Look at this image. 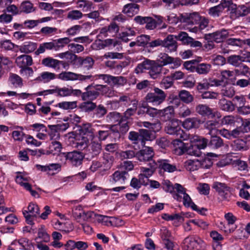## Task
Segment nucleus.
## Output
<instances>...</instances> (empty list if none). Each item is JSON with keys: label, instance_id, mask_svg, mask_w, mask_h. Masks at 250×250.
Listing matches in <instances>:
<instances>
[{"label": "nucleus", "instance_id": "obj_1", "mask_svg": "<svg viewBox=\"0 0 250 250\" xmlns=\"http://www.w3.org/2000/svg\"><path fill=\"white\" fill-rule=\"evenodd\" d=\"M173 197L179 202H183L187 207H190L193 210L197 209V206L192 201L189 195L187 193V189L179 184H175Z\"/></svg>", "mask_w": 250, "mask_h": 250}, {"label": "nucleus", "instance_id": "obj_2", "mask_svg": "<svg viewBox=\"0 0 250 250\" xmlns=\"http://www.w3.org/2000/svg\"><path fill=\"white\" fill-rule=\"evenodd\" d=\"M184 248L187 250H205L206 245L205 242L197 236L186 237L183 242Z\"/></svg>", "mask_w": 250, "mask_h": 250}, {"label": "nucleus", "instance_id": "obj_3", "mask_svg": "<svg viewBox=\"0 0 250 250\" xmlns=\"http://www.w3.org/2000/svg\"><path fill=\"white\" fill-rule=\"evenodd\" d=\"M212 163L208 158H205L201 161L197 159H189L184 162V167L188 171H193L198 170L200 167L208 168L211 166Z\"/></svg>", "mask_w": 250, "mask_h": 250}, {"label": "nucleus", "instance_id": "obj_4", "mask_svg": "<svg viewBox=\"0 0 250 250\" xmlns=\"http://www.w3.org/2000/svg\"><path fill=\"white\" fill-rule=\"evenodd\" d=\"M167 97V94L162 89L155 87L153 92H149L146 96V102L151 103L152 105L157 106L163 103Z\"/></svg>", "mask_w": 250, "mask_h": 250}, {"label": "nucleus", "instance_id": "obj_5", "mask_svg": "<svg viewBox=\"0 0 250 250\" xmlns=\"http://www.w3.org/2000/svg\"><path fill=\"white\" fill-rule=\"evenodd\" d=\"M174 147L173 152L177 155H181L184 153L187 152L190 155L198 156V151L197 150H192L190 145L188 144H185L182 141L176 139L172 142Z\"/></svg>", "mask_w": 250, "mask_h": 250}, {"label": "nucleus", "instance_id": "obj_6", "mask_svg": "<svg viewBox=\"0 0 250 250\" xmlns=\"http://www.w3.org/2000/svg\"><path fill=\"white\" fill-rule=\"evenodd\" d=\"M182 122L178 119H173L165 126V131L167 134L175 135L177 137L183 139L186 138V134H183V130L181 128Z\"/></svg>", "mask_w": 250, "mask_h": 250}, {"label": "nucleus", "instance_id": "obj_7", "mask_svg": "<svg viewBox=\"0 0 250 250\" xmlns=\"http://www.w3.org/2000/svg\"><path fill=\"white\" fill-rule=\"evenodd\" d=\"M184 140H188L190 143V146L192 150H197L198 155L199 150L204 149L206 147L208 143V140L203 137L190 134H186V138H184Z\"/></svg>", "mask_w": 250, "mask_h": 250}, {"label": "nucleus", "instance_id": "obj_8", "mask_svg": "<svg viewBox=\"0 0 250 250\" xmlns=\"http://www.w3.org/2000/svg\"><path fill=\"white\" fill-rule=\"evenodd\" d=\"M158 64L162 66L171 64L170 68L171 69H176L178 68L182 63V61L178 58H173L168 56L167 54L161 53L158 55L157 59Z\"/></svg>", "mask_w": 250, "mask_h": 250}, {"label": "nucleus", "instance_id": "obj_9", "mask_svg": "<svg viewBox=\"0 0 250 250\" xmlns=\"http://www.w3.org/2000/svg\"><path fill=\"white\" fill-rule=\"evenodd\" d=\"M196 112L203 117L219 119L221 117V113L218 111H214L208 105L199 104L195 107Z\"/></svg>", "mask_w": 250, "mask_h": 250}, {"label": "nucleus", "instance_id": "obj_10", "mask_svg": "<svg viewBox=\"0 0 250 250\" xmlns=\"http://www.w3.org/2000/svg\"><path fill=\"white\" fill-rule=\"evenodd\" d=\"M60 157L68 160L72 165L78 166L82 164L84 158L83 154L79 151H74L67 153H61L59 155Z\"/></svg>", "mask_w": 250, "mask_h": 250}, {"label": "nucleus", "instance_id": "obj_11", "mask_svg": "<svg viewBox=\"0 0 250 250\" xmlns=\"http://www.w3.org/2000/svg\"><path fill=\"white\" fill-rule=\"evenodd\" d=\"M224 217L227 224L225 225L221 223L220 228L226 233H231L237 228V226L235 225V223L237 220V217L230 212L226 213Z\"/></svg>", "mask_w": 250, "mask_h": 250}, {"label": "nucleus", "instance_id": "obj_12", "mask_svg": "<svg viewBox=\"0 0 250 250\" xmlns=\"http://www.w3.org/2000/svg\"><path fill=\"white\" fill-rule=\"evenodd\" d=\"M57 94L58 96L66 97L71 96L70 88L63 87L62 88L56 87L55 89H47L38 92L34 94L35 96L47 95L49 94Z\"/></svg>", "mask_w": 250, "mask_h": 250}, {"label": "nucleus", "instance_id": "obj_13", "mask_svg": "<svg viewBox=\"0 0 250 250\" xmlns=\"http://www.w3.org/2000/svg\"><path fill=\"white\" fill-rule=\"evenodd\" d=\"M157 167V164L153 162L150 168L141 167V173L139 175V179L143 183V185H147L149 181L148 178L151 177L154 173V170Z\"/></svg>", "mask_w": 250, "mask_h": 250}, {"label": "nucleus", "instance_id": "obj_14", "mask_svg": "<svg viewBox=\"0 0 250 250\" xmlns=\"http://www.w3.org/2000/svg\"><path fill=\"white\" fill-rule=\"evenodd\" d=\"M229 35L228 30L221 29L212 33L205 34L204 38L207 41L213 40L216 42H221L225 39Z\"/></svg>", "mask_w": 250, "mask_h": 250}, {"label": "nucleus", "instance_id": "obj_15", "mask_svg": "<svg viewBox=\"0 0 250 250\" xmlns=\"http://www.w3.org/2000/svg\"><path fill=\"white\" fill-rule=\"evenodd\" d=\"M212 188L223 199H227L229 197L230 188L226 184L215 182L213 183Z\"/></svg>", "mask_w": 250, "mask_h": 250}, {"label": "nucleus", "instance_id": "obj_16", "mask_svg": "<svg viewBox=\"0 0 250 250\" xmlns=\"http://www.w3.org/2000/svg\"><path fill=\"white\" fill-rule=\"evenodd\" d=\"M154 155L152 147L145 146L144 149L136 153V157L140 161H149L151 160Z\"/></svg>", "mask_w": 250, "mask_h": 250}, {"label": "nucleus", "instance_id": "obj_17", "mask_svg": "<svg viewBox=\"0 0 250 250\" xmlns=\"http://www.w3.org/2000/svg\"><path fill=\"white\" fill-rule=\"evenodd\" d=\"M15 62L17 65L21 69L31 66L33 61L31 56L23 54L17 57L16 58Z\"/></svg>", "mask_w": 250, "mask_h": 250}, {"label": "nucleus", "instance_id": "obj_18", "mask_svg": "<svg viewBox=\"0 0 250 250\" xmlns=\"http://www.w3.org/2000/svg\"><path fill=\"white\" fill-rule=\"evenodd\" d=\"M37 168L42 171L47 172L50 175L59 172L61 169V165L59 164H50L46 166L36 165Z\"/></svg>", "mask_w": 250, "mask_h": 250}, {"label": "nucleus", "instance_id": "obj_19", "mask_svg": "<svg viewBox=\"0 0 250 250\" xmlns=\"http://www.w3.org/2000/svg\"><path fill=\"white\" fill-rule=\"evenodd\" d=\"M42 64L46 67L52 68L54 69H59L61 64H64L63 61L55 59L53 58L48 57L43 59L42 61Z\"/></svg>", "mask_w": 250, "mask_h": 250}, {"label": "nucleus", "instance_id": "obj_20", "mask_svg": "<svg viewBox=\"0 0 250 250\" xmlns=\"http://www.w3.org/2000/svg\"><path fill=\"white\" fill-rule=\"evenodd\" d=\"M201 124V121L196 117L187 118L181 123L183 127L188 130L198 128Z\"/></svg>", "mask_w": 250, "mask_h": 250}, {"label": "nucleus", "instance_id": "obj_21", "mask_svg": "<svg viewBox=\"0 0 250 250\" xmlns=\"http://www.w3.org/2000/svg\"><path fill=\"white\" fill-rule=\"evenodd\" d=\"M12 245H14L15 247L20 246L19 249L22 250H33L34 249V246L32 242L26 238L15 240L12 242Z\"/></svg>", "mask_w": 250, "mask_h": 250}, {"label": "nucleus", "instance_id": "obj_22", "mask_svg": "<svg viewBox=\"0 0 250 250\" xmlns=\"http://www.w3.org/2000/svg\"><path fill=\"white\" fill-rule=\"evenodd\" d=\"M236 154L234 153H229L224 155L221 159L217 163V166L218 167H222L228 165H233L235 162V157Z\"/></svg>", "mask_w": 250, "mask_h": 250}, {"label": "nucleus", "instance_id": "obj_23", "mask_svg": "<svg viewBox=\"0 0 250 250\" xmlns=\"http://www.w3.org/2000/svg\"><path fill=\"white\" fill-rule=\"evenodd\" d=\"M163 46L167 48L170 52L176 51L177 45L176 41L174 40V36L169 35L163 40Z\"/></svg>", "mask_w": 250, "mask_h": 250}, {"label": "nucleus", "instance_id": "obj_24", "mask_svg": "<svg viewBox=\"0 0 250 250\" xmlns=\"http://www.w3.org/2000/svg\"><path fill=\"white\" fill-rule=\"evenodd\" d=\"M242 122V118L237 115H227L224 116L221 121L223 125L234 126L236 123H241Z\"/></svg>", "mask_w": 250, "mask_h": 250}, {"label": "nucleus", "instance_id": "obj_25", "mask_svg": "<svg viewBox=\"0 0 250 250\" xmlns=\"http://www.w3.org/2000/svg\"><path fill=\"white\" fill-rule=\"evenodd\" d=\"M150 67L148 72L150 77L153 79L158 78L162 72V65H160L155 61L152 60Z\"/></svg>", "mask_w": 250, "mask_h": 250}, {"label": "nucleus", "instance_id": "obj_26", "mask_svg": "<svg viewBox=\"0 0 250 250\" xmlns=\"http://www.w3.org/2000/svg\"><path fill=\"white\" fill-rule=\"evenodd\" d=\"M8 81L9 84L15 88H21L23 85L22 79L15 73H10Z\"/></svg>", "mask_w": 250, "mask_h": 250}, {"label": "nucleus", "instance_id": "obj_27", "mask_svg": "<svg viewBox=\"0 0 250 250\" xmlns=\"http://www.w3.org/2000/svg\"><path fill=\"white\" fill-rule=\"evenodd\" d=\"M39 208L37 204L30 203L27 207V210L23 211V214L25 218L30 216L36 217L39 214Z\"/></svg>", "mask_w": 250, "mask_h": 250}, {"label": "nucleus", "instance_id": "obj_28", "mask_svg": "<svg viewBox=\"0 0 250 250\" xmlns=\"http://www.w3.org/2000/svg\"><path fill=\"white\" fill-rule=\"evenodd\" d=\"M128 176L127 172L117 170L112 175V179L114 182H118L122 184L125 183Z\"/></svg>", "mask_w": 250, "mask_h": 250}, {"label": "nucleus", "instance_id": "obj_29", "mask_svg": "<svg viewBox=\"0 0 250 250\" xmlns=\"http://www.w3.org/2000/svg\"><path fill=\"white\" fill-rule=\"evenodd\" d=\"M152 60L146 59L142 62L138 64L135 69V72L136 74H141L145 72L146 71L149 70Z\"/></svg>", "mask_w": 250, "mask_h": 250}, {"label": "nucleus", "instance_id": "obj_30", "mask_svg": "<svg viewBox=\"0 0 250 250\" xmlns=\"http://www.w3.org/2000/svg\"><path fill=\"white\" fill-rule=\"evenodd\" d=\"M50 235L47 233L44 226H41L38 230L37 236L35 238L36 241L47 243L50 241Z\"/></svg>", "mask_w": 250, "mask_h": 250}, {"label": "nucleus", "instance_id": "obj_31", "mask_svg": "<svg viewBox=\"0 0 250 250\" xmlns=\"http://www.w3.org/2000/svg\"><path fill=\"white\" fill-rule=\"evenodd\" d=\"M37 47V44L33 42H25L19 47L21 53L28 54L34 51Z\"/></svg>", "mask_w": 250, "mask_h": 250}, {"label": "nucleus", "instance_id": "obj_32", "mask_svg": "<svg viewBox=\"0 0 250 250\" xmlns=\"http://www.w3.org/2000/svg\"><path fill=\"white\" fill-rule=\"evenodd\" d=\"M56 78L57 75L55 73L45 71L41 73L40 76L36 78V80L43 83H47Z\"/></svg>", "mask_w": 250, "mask_h": 250}, {"label": "nucleus", "instance_id": "obj_33", "mask_svg": "<svg viewBox=\"0 0 250 250\" xmlns=\"http://www.w3.org/2000/svg\"><path fill=\"white\" fill-rule=\"evenodd\" d=\"M201 20V17L197 13H193L187 14L183 17V22L187 24H193L197 23Z\"/></svg>", "mask_w": 250, "mask_h": 250}, {"label": "nucleus", "instance_id": "obj_34", "mask_svg": "<svg viewBox=\"0 0 250 250\" xmlns=\"http://www.w3.org/2000/svg\"><path fill=\"white\" fill-rule=\"evenodd\" d=\"M139 10V5L135 3L126 4L123 9V12L128 16L132 17L137 14Z\"/></svg>", "mask_w": 250, "mask_h": 250}, {"label": "nucleus", "instance_id": "obj_35", "mask_svg": "<svg viewBox=\"0 0 250 250\" xmlns=\"http://www.w3.org/2000/svg\"><path fill=\"white\" fill-rule=\"evenodd\" d=\"M92 86V85H88L86 87V91L82 94V99L83 100H94L99 95V92L96 91L95 88L93 90H89Z\"/></svg>", "mask_w": 250, "mask_h": 250}, {"label": "nucleus", "instance_id": "obj_36", "mask_svg": "<svg viewBox=\"0 0 250 250\" xmlns=\"http://www.w3.org/2000/svg\"><path fill=\"white\" fill-rule=\"evenodd\" d=\"M140 133L141 139V145L144 146L145 144V141H152L154 140L155 136L150 131L145 129H141L139 130Z\"/></svg>", "mask_w": 250, "mask_h": 250}, {"label": "nucleus", "instance_id": "obj_37", "mask_svg": "<svg viewBox=\"0 0 250 250\" xmlns=\"http://www.w3.org/2000/svg\"><path fill=\"white\" fill-rule=\"evenodd\" d=\"M220 108L225 111L232 112L234 110V105L231 101L225 99H221L219 102Z\"/></svg>", "mask_w": 250, "mask_h": 250}, {"label": "nucleus", "instance_id": "obj_38", "mask_svg": "<svg viewBox=\"0 0 250 250\" xmlns=\"http://www.w3.org/2000/svg\"><path fill=\"white\" fill-rule=\"evenodd\" d=\"M231 146L232 149L235 151H245L249 148L247 142L242 139L235 140Z\"/></svg>", "mask_w": 250, "mask_h": 250}, {"label": "nucleus", "instance_id": "obj_39", "mask_svg": "<svg viewBox=\"0 0 250 250\" xmlns=\"http://www.w3.org/2000/svg\"><path fill=\"white\" fill-rule=\"evenodd\" d=\"M158 163L159 167L166 171L173 172L177 169L176 166L168 163L167 160H159Z\"/></svg>", "mask_w": 250, "mask_h": 250}, {"label": "nucleus", "instance_id": "obj_40", "mask_svg": "<svg viewBox=\"0 0 250 250\" xmlns=\"http://www.w3.org/2000/svg\"><path fill=\"white\" fill-rule=\"evenodd\" d=\"M92 139V138H89V137L81 134L76 138L77 146L80 149L85 148L87 146L89 140Z\"/></svg>", "mask_w": 250, "mask_h": 250}, {"label": "nucleus", "instance_id": "obj_41", "mask_svg": "<svg viewBox=\"0 0 250 250\" xmlns=\"http://www.w3.org/2000/svg\"><path fill=\"white\" fill-rule=\"evenodd\" d=\"M46 50H54V42H46L40 44L39 48L35 51L36 55L43 53Z\"/></svg>", "mask_w": 250, "mask_h": 250}, {"label": "nucleus", "instance_id": "obj_42", "mask_svg": "<svg viewBox=\"0 0 250 250\" xmlns=\"http://www.w3.org/2000/svg\"><path fill=\"white\" fill-rule=\"evenodd\" d=\"M71 42V40L68 37L60 38L55 40L54 42L55 50L58 51L63 48L66 45Z\"/></svg>", "mask_w": 250, "mask_h": 250}, {"label": "nucleus", "instance_id": "obj_43", "mask_svg": "<svg viewBox=\"0 0 250 250\" xmlns=\"http://www.w3.org/2000/svg\"><path fill=\"white\" fill-rule=\"evenodd\" d=\"M179 96L180 99L186 104H189L191 103L193 100V96L189 92L183 90L179 92Z\"/></svg>", "mask_w": 250, "mask_h": 250}, {"label": "nucleus", "instance_id": "obj_44", "mask_svg": "<svg viewBox=\"0 0 250 250\" xmlns=\"http://www.w3.org/2000/svg\"><path fill=\"white\" fill-rule=\"evenodd\" d=\"M95 126H97L100 128V130L98 131L99 139L100 141L104 140L106 139L109 135V127L107 125H98L95 124Z\"/></svg>", "mask_w": 250, "mask_h": 250}, {"label": "nucleus", "instance_id": "obj_45", "mask_svg": "<svg viewBox=\"0 0 250 250\" xmlns=\"http://www.w3.org/2000/svg\"><path fill=\"white\" fill-rule=\"evenodd\" d=\"M76 73L64 71L57 75V78L64 81H75Z\"/></svg>", "mask_w": 250, "mask_h": 250}, {"label": "nucleus", "instance_id": "obj_46", "mask_svg": "<svg viewBox=\"0 0 250 250\" xmlns=\"http://www.w3.org/2000/svg\"><path fill=\"white\" fill-rule=\"evenodd\" d=\"M81 134L93 138L94 137L93 129L89 123L83 124L81 129Z\"/></svg>", "mask_w": 250, "mask_h": 250}, {"label": "nucleus", "instance_id": "obj_47", "mask_svg": "<svg viewBox=\"0 0 250 250\" xmlns=\"http://www.w3.org/2000/svg\"><path fill=\"white\" fill-rule=\"evenodd\" d=\"M174 113V109L172 106H168L166 108L159 110L160 117H164L165 119H170Z\"/></svg>", "mask_w": 250, "mask_h": 250}, {"label": "nucleus", "instance_id": "obj_48", "mask_svg": "<svg viewBox=\"0 0 250 250\" xmlns=\"http://www.w3.org/2000/svg\"><path fill=\"white\" fill-rule=\"evenodd\" d=\"M55 106L64 110L73 109L77 107V102L76 101L62 102L57 104Z\"/></svg>", "mask_w": 250, "mask_h": 250}, {"label": "nucleus", "instance_id": "obj_49", "mask_svg": "<svg viewBox=\"0 0 250 250\" xmlns=\"http://www.w3.org/2000/svg\"><path fill=\"white\" fill-rule=\"evenodd\" d=\"M20 9L21 12L25 13H30L35 11L33 4L29 1L22 2L20 5Z\"/></svg>", "mask_w": 250, "mask_h": 250}, {"label": "nucleus", "instance_id": "obj_50", "mask_svg": "<svg viewBox=\"0 0 250 250\" xmlns=\"http://www.w3.org/2000/svg\"><path fill=\"white\" fill-rule=\"evenodd\" d=\"M227 62L235 67H239L242 62L240 56L237 55H232L228 57Z\"/></svg>", "mask_w": 250, "mask_h": 250}, {"label": "nucleus", "instance_id": "obj_51", "mask_svg": "<svg viewBox=\"0 0 250 250\" xmlns=\"http://www.w3.org/2000/svg\"><path fill=\"white\" fill-rule=\"evenodd\" d=\"M231 13L235 14L236 18L244 16L247 14V7L245 5H240L237 7L236 5V8H232Z\"/></svg>", "mask_w": 250, "mask_h": 250}, {"label": "nucleus", "instance_id": "obj_52", "mask_svg": "<svg viewBox=\"0 0 250 250\" xmlns=\"http://www.w3.org/2000/svg\"><path fill=\"white\" fill-rule=\"evenodd\" d=\"M211 66L208 63H200L196 67L195 71L199 74H207L210 70Z\"/></svg>", "mask_w": 250, "mask_h": 250}, {"label": "nucleus", "instance_id": "obj_53", "mask_svg": "<svg viewBox=\"0 0 250 250\" xmlns=\"http://www.w3.org/2000/svg\"><path fill=\"white\" fill-rule=\"evenodd\" d=\"M233 167H237L240 170H245L247 169L248 165L246 162L240 159L239 156L236 154L235 157V162L233 163Z\"/></svg>", "mask_w": 250, "mask_h": 250}, {"label": "nucleus", "instance_id": "obj_54", "mask_svg": "<svg viewBox=\"0 0 250 250\" xmlns=\"http://www.w3.org/2000/svg\"><path fill=\"white\" fill-rule=\"evenodd\" d=\"M48 126L50 129V131L48 133L50 140H54V141L59 140L60 136L59 133L57 131L58 126L57 125H48Z\"/></svg>", "mask_w": 250, "mask_h": 250}, {"label": "nucleus", "instance_id": "obj_55", "mask_svg": "<svg viewBox=\"0 0 250 250\" xmlns=\"http://www.w3.org/2000/svg\"><path fill=\"white\" fill-rule=\"evenodd\" d=\"M111 84L113 86L119 87L126 83V79L122 76H112Z\"/></svg>", "mask_w": 250, "mask_h": 250}, {"label": "nucleus", "instance_id": "obj_56", "mask_svg": "<svg viewBox=\"0 0 250 250\" xmlns=\"http://www.w3.org/2000/svg\"><path fill=\"white\" fill-rule=\"evenodd\" d=\"M218 124V123L217 121L208 120L205 123L204 127L205 128L209 130V134H211L216 133L217 130L216 129V127Z\"/></svg>", "mask_w": 250, "mask_h": 250}, {"label": "nucleus", "instance_id": "obj_57", "mask_svg": "<svg viewBox=\"0 0 250 250\" xmlns=\"http://www.w3.org/2000/svg\"><path fill=\"white\" fill-rule=\"evenodd\" d=\"M174 37L177 40L181 41L183 43L188 44L192 38L188 36V33L185 32H180L177 35L174 36Z\"/></svg>", "mask_w": 250, "mask_h": 250}, {"label": "nucleus", "instance_id": "obj_58", "mask_svg": "<svg viewBox=\"0 0 250 250\" xmlns=\"http://www.w3.org/2000/svg\"><path fill=\"white\" fill-rule=\"evenodd\" d=\"M57 30L56 27L45 26L41 28L40 32L43 36H52L57 33Z\"/></svg>", "mask_w": 250, "mask_h": 250}, {"label": "nucleus", "instance_id": "obj_59", "mask_svg": "<svg viewBox=\"0 0 250 250\" xmlns=\"http://www.w3.org/2000/svg\"><path fill=\"white\" fill-rule=\"evenodd\" d=\"M83 13L79 10H74L69 11L67 15V18L72 20H78L83 17Z\"/></svg>", "mask_w": 250, "mask_h": 250}, {"label": "nucleus", "instance_id": "obj_60", "mask_svg": "<svg viewBox=\"0 0 250 250\" xmlns=\"http://www.w3.org/2000/svg\"><path fill=\"white\" fill-rule=\"evenodd\" d=\"M232 101L234 103V107L236 106L237 107V110L239 108V107H242L245 105L246 102V99L244 96L243 95L235 96L233 98Z\"/></svg>", "mask_w": 250, "mask_h": 250}, {"label": "nucleus", "instance_id": "obj_61", "mask_svg": "<svg viewBox=\"0 0 250 250\" xmlns=\"http://www.w3.org/2000/svg\"><path fill=\"white\" fill-rule=\"evenodd\" d=\"M93 117L97 118H101L106 113V108L102 105H99L95 108Z\"/></svg>", "mask_w": 250, "mask_h": 250}, {"label": "nucleus", "instance_id": "obj_62", "mask_svg": "<svg viewBox=\"0 0 250 250\" xmlns=\"http://www.w3.org/2000/svg\"><path fill=\"white\" fill-rule=\"evenodd\" d=\"M30 180V177L24 173L17 172V175L16 177V182L18 184L21 185L25 182H28Z\"/></svg>", "mask_w": 250, "mask_h": 250}, {"label": "nucleus", "instance_id": "obj_63", "mask_svg": "<svg viewBox=\"0 0 250 250\" xmlns=\"http://www.w3.org/2000/svg\"><path fill=\"white\" fill-rule=\"evenodd\" d=\"M223 144V140L220 137L216 136L211 137L209 143L210 146L215 148L220 147Z\"/></svg>", "mask_w": 250, "mask_h": 250}, {"label": "nucleus", "instance_id": "obj_64", "mask_svg": "<svg viewBox=\"0 0 250 250\" xmlns=\"http://www.w3.org/2000/svg\"><path fill=\"white\" fill-rule=\"evenodd\" d=\"M92 3L87 0H78L77 2V7L82 9L83 11H87L91 8Z\"/></svg>", "mask_w": 250, "mask_h": 250}]
</instances>
